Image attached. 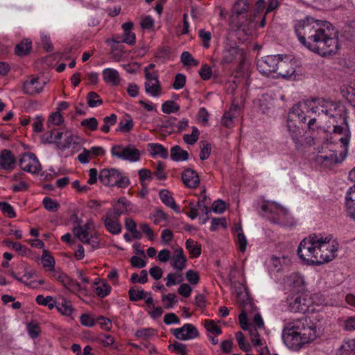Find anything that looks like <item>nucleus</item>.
I'll return each instance as SVG.
<instances>
[{
    "label": "nucleus",
    "instance_id": "obj_4",
    "mask_svg": "<svg viewBox=\"0 0 355 355\" xmlns=\"http://www.w3.org/2000/svg\"><path fill=\"white\" fill-rule=\"evenodd\" d=\"M261 210L263 216L274 224L282 226H292L295 224L294 219L288 210L275 202H268L261 206Z\"/></svg>",
    "mask_w": 355,
    "mask_h": 355
},
{
    "label": "nucleus",
    "instance_id": "obj_36",
    "mask_svg": "<svg viewBox=\"0 0 355 355\" xmlns=\"http://www.w3.org/2000/svg\"><path fill=\"white\" fill-rule=\"evenodd\" d=\"M239 54V49L235 47H231L224 51L223 60V63L230 64L233 62L237 55Z\"/></svg>",
    "mask_w": 355,
    "mask_h": 355
},
{
    "label": "nucleus",
    "instance_id": "obj_46",
    "mask_svg": "<svg viewBox=\"0 0 355 355\" xmlns=\"http://www.w3.org/2000/svg\"><path fill=\"white\" fill-rule=\"evenodd\" d=\"M128 295L130 301L137 302L145 299L147 293L144 290L136 291L133 288H130L128 291Z\"/></svg>",
    "mask_w": 355,
    "mask_h": 355
},
{
    "label": "nucleus",
    "instance_id": "obj_11",
    "mask_svg": "<svg viewBox=\"0 0 355 355\" xmlns=\"http://www.w3.org/2000/svg\"><path fill=\"white\" fill-rule=\"evenodd\" d=\"M92 224L87 223L84 226L78 225L73 229V234L84 244L89 245L92 249H96L99 245L98 237L89 234Z\"/></svg>",
    "mask_w": 355,
    "mask_h": 355
},
{
    "label": "nucleus",
    "instance_id": "obj_52",
    "mask_svg": "<svg viewBox=\"0 0 355 355\" xmlns=\"http://www.w3.org/2000/svg\"><path fill=\"white\" fill-rule=\"evenodd\" d=\"M42 203L45 209L50 211H56L59 207V204L49 197H45L43 199Z\"/></svg>",
    "mask_w": 355,
    "mask_h": 355
},
{
    "label": "nucleus",
    "instance_id": "obj_25",
    "mask_svg": "<svg viewBox=\"0 0 355 355\" xmlns=\"http://www.w3.org/2000/svg\"><path fill=\"white\" fill-rule=\"evenodd\" d=\"M161 201L167 207L172 209L176 213H180V207L175 203L171 193L166 189H162L159 193Z\"/></svg>",
    "mask_w": 355,
    "mask_h": 355
},
{
    "label": "nucleus",
    "instance_id": "obj_50",
    "mask_svg": "<svg viewBox=\"0 0 355 355\" xmlns=\"http://www.w3.org/2000/svg\"><path fill=\"white\" fill-rule=\"evenodd\" d=\"M183 281L182 275L178 273H169L166 277V285L167 287H170L173 285L180 284Z\"/></svg>",
    "mask_w": 355,
    "mask_h": 355
},
{
    "label": "nucleus",
    "instance_id": "obj_45",
    "mask_svg": "<svg viewBox=\"0 0 355 355\" xmlns=\"http://www.w3.org/2000/svg\"><path fill=\"white\" fill-rule=\"evenodd\" d=\"M249 0H238L234 6V11L237 15H241L248 11Z\"/></svg>",
    "mask_w": 355,
    "mask_h": 355
},
{
    "label": "nucleus",
    "instance_id": "obj_13",
    "mask_svg": "<svg viewBox=\"0 0 355 355\" xmlns=\"http://www.w3.org/2000/svg\"><path fill=\"white\" fill-rule=\"evenodd\" d=\"M279 59V55L263 57L257 60V69L260 73L266 76L272 72L276 73Z\"/></svg>",
    "mask_w": 355,
    "mask_h": 355
},
{
    "label": "nucleus",
    "instance_id": "obj_41",
    "mask_svg": "<svg viewBox=\"0 0 355 355\" xmlns=\"http://www.w3.org/2000/svg\"><path fill=\"white\" fill-rule=\"evenodd\" d=\"M162 301L164 304V307L166 309H170L174 306L178 302L176 295L174 293H168L167 295H162Z\"/></svg>",
    "mask_w": 355,
    "mask_h": 355
},
{
    "label": "nucleus",
    "instance_id": "obj_44",
    "mask_svg": "<svg viewBox=\"0 0 355 355\" xmlns=\"http://www.w3.org/2000/svg\"><path fill=\"white\" fill-rule=\"evenodd\" d=\"M162 110L166 114L175 113L179 111L180 105L173 101H167L162 104Z\"/></svg>",
    "mask_w": 355,
    "mask_h": 355
},
{
    "label": "nucleus",
    "instance_id": "obj_61",
    "mask_svg": "<svg viewBox=\"0 0 355 355\" xmlns=\"http://www.w3.org/2000/svg\"><path fill=\"white\" fill-rule=\"evenodd\" d=\"M185 277L187 280L193 285L198 284L200 280V277L198 272L193 270H189L186 272Z\"/></svg>",
    "mask_w": 355,
    "mask_h": 355
},
{
    "label": "nucleus",
    "instance_id": "obj_62",
    "mask_svg": "<svg viewBox=\"0 0 355 355\" xmlns=\"http://www.w3.org/2000/svg\"><path fill=\"white\" fill-rule=\"evenodd\" d=\"M80 322L85 327H92L94 326L96 321L87 313H83L80 317Z\"/></svg>",
    "mask_w": 355,
    "mask_h": 355
},
{
    "label": "nucleus",
    "instance_id": "obj_17",
    "mask_svg": "<svg viewBox=\"0 0 355 355\" xmlns=\"http://www.w3.org/2000/svg\"><path fill=\"white\" fill-rule=\"evenodd\" d=\"M106 230L112 234H119L121 232L122 227L119 223V217L113 215V211H107L106 216L102 218Z\"/></svg>",
    "mask_w": 355,
    "mask_h": 355
},
{
    "label": "nucleus",
    "instance_id": "obj_26",
    "mask_svg": "<svg viewBox=\"0 0 355 355\" xmlns=\"http://www.w3.org/2000/svg\"><path fill=\"white\" fill-rule=\"evenodd\" d=\"M286 285L290 287L293 291H300L303 287L304 280L301 275L297 273H293L286 279Z\"/></svg>",
    "mask_w": 355,
    "mask_h": 355
},
{
    "label": "nucleus",
    "instance_id": "obj_29",
    "mask_svg": "<svg viewBox=\"0 0 355 355\" xmlns=\"http://www.w3.org/2000/svg\"><path fill=\"white\" fill-rule=\"evenodd\" d=\"M170 157L172 160L175 162L186 161L189 159V153L176 145L171 148Z\"/></svg>",
    "mask_w": 355,
    "mask_h": 355
},
{
    "label": "nucleus",
    "instance_id": "obj_8",
    "mask_svg": "<svg viewBox=\"0 0 355 355\" xmlns=\"http://www.w3.org/2000/svg\"><path fill=\"white\" fill-rule=\"evenodd\" d=\"M98 178L105 186L125 188L130 184V180L127 177L123 176L118 169L113 168L101 170Z\"/></svg>",
    "mask_w": 355,
    "mask_h": 355
},
{
    "label": "nucleus",
    "instance_id": "obj_54",
    "mask_svg": "<svg viewBox=\"0 0 355 355\" xmlns=\"http://www.w3.org/2000/svg\"><path fill=\"white\" fill-rule=\"evenodd\" d=\"M205 327L207 331L213 334L219 335L222 333L220 327L216 325L213 320H205Z\"/></svg>",
    "mask_w": 355,
    "mask_h": 355
},
{
    "label": "nucleus",
    "instance_id": "obj_48",
    "mask_svg": "<svg viewBox=\"0 0 355 355\" xmlns=\"http://www.w3.org/2000/svg\"><path fill=\"white\" fill-rule=\"evenodd\" d=\"M95 284L96 285L95 287L96 293L100 297H104L110 293L111 287L108 284L104 282L102 284L95 282Z\"/></svg>",
    "mask_w": 355,
    "mask_h": 355
},
{
    "label": "nucleus",
    "instance_id": "obj_55",
    "mask_svg": "<svg viewBox=\"0 0 355 355\" xmlns=\"http://www.w3.org/2000/svg\"><path fill=\"white\" fill-rule=\"evenodd\" d=\"M3 243L8 248H11L17 252H20L23 254H26L28 250L26 246L22 245L19 243L12 242L8 240L3 241Z\"/></svg>",
    "mask_w": 355,
    "mask_h": 355
},
{
    "label": "nucleus",
    "instance_id": "obj_21",
    "mask_svg": "<svg viewBox=\"0 0 355 355\" xmlns=\"http://www.w3.org/2000/svg\"><path fill=\"white\" fill-rule=\"evenodd\" d=\"M187 261V259L183 253L182 248H179L175 249L171 261V265L173 268L182 272L186 266Z\"/></svg>",
    "mask_w": 355,
    "mask_h": 355
},
{
    "label": "nucleus",
    "instance_id": "obj_28",
    "mask_svg": "<svg viewBox=\"0 0 355 355\" xmlns=\"http://www.w3.org/2000/svg\"><path fill=\"white\" fill-rule=\"evenodd\" d=\"M55 303L56 305L55 306V307H56L58 311L61 314L64 315L66 316L71 315L73 311V308L70 301L67 300L64 297H61Z\"/></svg>",
    "mask_w": 355,
    "mask_h": 355
},
{
    "label": "nucleus",
    "instance_id": "obj_60",
    "mask_svg": "<svg viewBox=\"0 0 355 355\" xmlns=\"http://www.w3.org/2000/svg\"><path fill=\"white\" fill-rule=\"evenodd\" d=\"M15 297L8 295H3L1 296V301L3 303L6 305H7L10 302H12L11 304V307L14 309H19L21 307V303L19 302H15Z\"/></svg>",
    "mask_w": 355,
    "mask_h": 355
},
{
    "label": "nucleus",
    "instance_id": "obj_7",
    "mask_svg": "<svg viewBox=\"0 0 355 355\" xmlns=\"http://www.w3.org/2000/svg\"><path fill=\"white\" fill-rule=\"evenodd\" d=\"M291 322L305 344L313 341L317 338L316 326L309 318L302 317Z\"/></svg>",
    "mask_w": 355,
    "mask_h": 355
},
{
    "label": "nucleus",
    "instance_id": "obj_51",
    "mask_svg": "<svg viewBox=\"0 0 355 355\" xmlns=\"http://www.w3.org/2000/svg\"><path fill=\"white\" fill-rule=\"evenodd\" d=\"M236 338L241 349L244 352H249L251 349L250 344L245 340L244 334L241 331H239L236 334Z\"/></svg>",
    "mask_w": 355,
    "mask_h": 355
},
{
    "label": "nucleus",
    "instance_id": "obj_64",
    "mask_svg": "<svg viewBox=\"0 0 355 355\" xmlns=\"http://www.w3.org/2000/svg\"><path fill=\"white\" fill-rule=\"evenodd\" d=\"M96 321L99 323L101 327L105 331H110L112 327V321L103 316L98 317Z\"/></svg>",
    "mask_w": 355,
    "mask_h": 355
},
{
    "label": "nucleus",
    "instance_id": "obj_34",
    "mask_svg": "<svg viewBox=\"0 0 355 355\" xmlns=\"http://www.w3.org/2000/svg\"><path fill=\"white\" fill-rule=\"evenodd\" d=\"M32 48V42L28 39H24L15 48V53L19 56L27 55Z\"/></svg>",
    "mask_w": 355,
    "mask_h": 355
},
{
    "label": "nucleus",
    "instance_id": "obj_20",
    "mask_svg": "<svg viewBox=\"0 0 355 355\" xmlns=\"http://www.w3.org/2000/svg\"><path fill=\"white\" fill-rule=\"evenodd\" d=\"M45 84L44 80L40 81L39 78H32L24 83V91L31 95L39 94L42 91Z\"/></svg>",
    "mask_w": 355,
    "mask_h": 355
},
{
    "label": "nucleus",
    "instance_id": "obj_19",
    "mask_svg": "<svg viewBox=\"0 0 355 355\" xmlns=\"http://www.w3.org/2000/svg\"><path fill=\"white\" fill-rule=\"evenodd\" d=\"M295 71L293 64L291 60H283L280 57L276 73L284 78H289Z\"/></svg>",
    "mask_w": 355,
    "mask_h": 355
},
{
    "label": "nucleus",
    "instance_id": "obj_43",
    "mask_svg": "<svg viewBox=\"0 0 355 355\" xmlns=\"http://www.w3.org/2000/svg\"><path fill=\"white\" fill-rule=\"evenodd\" d=\"M133 121L132 119L128 116V118H125L120 121L119 123L118 128L116 131L122 132H128L133 128Z\"/></svg>",
    "mask_w": 355,
    "mask_h": 355
},
{
    "label": "nucleus",
    "instance_id": "obj_59",
    "mask_svg": "<svg viewBox=\"0 0 355 355\" xmlns=\"http://www.w3.org/2000/svg\"><path fill=\"white\" fill-rule=\"evenodd\" d=\"M186 83V76L182 73H178L175 77L173 87L175 89H180L183 88Z\"/></svg>",
    "mask_w": 355,
    "mask_h": 355
},
{
    "label": "nucleus",
    "instance_id": "obj_56",
    "mask_svg": "<svg viewBox=\"0 0 355 355\" xmlns=\"http://www.w3.org/2000/svg\"><path fill=\"white\" fill-rule=\"evenodd\" d=\"M1 213L10 218H12L16 216V213L13 207L6 202H1Z\"/></svg>",
    "mask_w": 355,
    "mask_h": 355
},
{
    "label": "nucleus",
    "instance_id": "obj_30",
    "mask_svg": "<svg viewBox=\"0 0 355 355\" xmlns=\"http://www.w3.org/2000/svg\"><path fill=\"white\" fill-rule=\"evenodd\" d=\"M145 91L151 96H159L161 94V86L159 80L154 81H146L145 83Z\"/></svg>",
    "mask_w": 355,
    "mask_h": 355
},
{
    "label": "nucleus",
    "instance_id": "obj_10",
    "mask_svg": "<svg viewBox=\"0 0 355 355\" xmlns=\"http://www.w3.org/2000/svg\"><path fill=\"white\" fill-rule=\"evenodd\" d=\"M111 154L114 157L131 162L139 161L141 156L140 151L133 145H115L111 149Z\"/></svg>",
    "mask_w": 355,
    "mask_h": 355
},
{
    "label": "nucleus",
    "instance_id": "obj_23",
    "mask_svg": "<svg viewBox=\"0 0 355 355\" xmlns=\"http://www.w3.org/2000/svg\"><path fill=\"white\" fill-rule=\"evenodd\" d=\"M346 211L347 216L355 219V184L350 187L346 194Z\"/></svg>",
    "mask_w": 355,
    "mask_h": 355
},
{
    "label": "nucleus",
    "instance_id": "obj_33",
    "mask_svg": "<svg viewBox=\"0 0 355 355\" xmlns=\"http://www.w3.org/2000/svg\"><path fill=\"white\" fill-rule=\"evenodd\" d=\"M186 248L189 252L191 257L197 258L201 254V245L191 239H189L185 243Z\"/></svg>",
    "mask_w": 355,
    "mask_h": 355
},
{
    "label": "nucleus",
    "instance_id": "obj_22",
    "mask_svg": "<svg viewBox=\"0 0 355 355\" xmlns=\"http://www.w3.org/2000/svg\"><path fill=\"white\" fill-rule=\"evenodd\" d=\"M184 184L189 188H196L200 184V178L198 173L191 168L185 169L182 174Z\"/></svg>",
    "mask_w": 355,
    "mask_h": 355
},
{
    "label": "nucleus",
    "instance_id": "obj_47",
    "mask_svg": "<svg viewBox=\"0 0 355 355\" xmlns=\"http://www.w3.org/2000/svg\"><path fill=\"white\" fill-rule=\"evenodd\" d=\"M181 62L185 66H197L199 64V62L193 58L190 53L188 51H184L181 54Z\"/></svg>",
    "mask_w": 355,
    "mask_h": 355
},
{
    "label": "nucleus",
    "instance_id": "obj_37",
    "mask_svg": "<svg viewBox=\"0 0 355 355\" xmlns=\"http://www.w3.org/2000/svg\"><path fill=\"white\" fill-rule=\"evenodd\" d=\"M87 103L89 107L94 108L101 105L103 101L96 92H89L87 95Z\"/></svg>",
    "mask_w": 355,
    "mask_h": 355
},
{
    "label": "nucleus",
    "instance_id": "obj_3",
    "mask_svg": "<svg viewBox=\"0 0 355 355\" xmlns=\"http://www.w3.org/2000/svg\"><path fill=\"white\" fill-rule=\"evenodd\" d=\"M345 126L334 125V133L338 136V140L341 143L343 150L338 155L336 151H331L329 155H318V161L322 163L337 164L342 162L346 157L348 153V147L351 139V132L346 122V118L344 119Z\"/></svg>",
    "mask_w": 355,
    "mask_h": 355
},
{
    "label": "nucleus",
    "instance_id": "obj_12",
    "mask_svg": "<svg viewBox=\"0 0 355 355\" xmlns=\"http://www.w3.org/2000/svg\"><path fill=\"white\" fill-rule=\"evenodd\" d=\"M309 105H306L307 110L310 107V110L313 113H318L320 114V113H324L327 115H329L331 117H334V115L332 114L333 110H336L337 106L333 103L332 101L323 99L318 98L313 101L309 103ZM306 112H309V110H305Z\"/></svg>",
    "mask_w": 355,
    "mask_h": 355
},
{
    "label": "nucleus",
    "instance_id": "obj_27",
    "mask_svg": "<svg viewBox=\"0 0 355 355\" xmlns=\"http://www.w3.org/2000/svg\"><path fill=\"white\" fill-rule=\"evenodd\" d=\"M103 78L107 83H111L113 85H119L120 83V76L119 72L114 69L106 68L102 73Z\"/></svg>",
    "mask_w": 355,
    "mask_h": 355
},
{
    "label": "nucleus",
    "instance_id": "obj_24",
    "mask_svg": "<svg viewBox=\"0 0 355 355\" xmlns=\"http://www.w3.org/2000/svg\"><path fill=\"white\" fill-rule=\"evenodd\" d=\"M64 137V142L56 141L57 148L62 150L69 148L72 144L76 145L79 144L81 140L80 137L73 135L69 131L65 132Z\"/></svg>",
    "mask_w": 355,
    "mask_h": 355
},
{
    "label": "nucleus",
    "instance_id": "obj_9",
    "mask_svg": "<svg viewBox=\"0 0 355 355\" xmlns=\"http://www.w3.org/2000/svg\"><path fill=\"white\" fill-rule=\"evenodd\" d=\"M282 337L285 345L295 351L300 349L305 344L297 331L293 329L291 322L287 323L284 327Z\"/></svg>",
    "mask_w": 355,
    "mask_h": 355
},
{
    "label": "nucleus",
    "instance_id": "obj_58",
    "mask_svg": "<svg viewBox=\"0 0 355 355\" xmlns=\"http://www.w3.org/2000/svg\"><path fill=\"white\" fill-rule=\"evenodd\" d=\"M342 93L346 99L355 107V89L347 87L346 89H342Z\"/></svg>",
    "mask_w": 355,
    "mask_h": 355
},
{
    "label": "nucleus",
    "instance_id": "obj_53",
    "mask_svg": "<svg viewBox=\"0 0 355 355\" xmlns=\"http://www.w3.org/2000/svg\"><path fill=\"white\" fill-rule=\"evenodd\" d=\"M198 35L202 41V45L205 48H209L210 46V40L211 39V33L209 31H206L205 29L198 31Z\"/></svg>",
    "mask_w": 355,
    "mask_h": 355
},
{
    "label": "nucleus",
    "instance_id": "obj_49",
    "mask_svg": "<svg viewBox=\"0 0 355 355\" xmlns=\"http://www.w3.org/2000/svg\"><path fill=\"white\" fill-rule=\"evenodd\" d=\"M98 121L95 117H90L83 119L80 122V125L91 131H94L98 128Z\"/></svg>",
    "mask_w": 355,
    "mask_h": 355
},
{
    "label": "nucleus",
    "instance_id": "obj_16",
    "mask_svg": "<svg viewBox=\"0 0 355 355\" xmlns=\"http://www.w3.org/2000/svg\"><path fill=\"white\" fill-rule=\"evenodd\" d=\"M174 336L182 340H187L196 338L199 336V333L196 327L191 324H185L180 328L173 330Z\"/></svg>",
    "mask_w": 355,
    "mask_h": 355
},
{
    "label": "nucleus",
    "instance_id": "obj_38",
    "mask_svg": "<svg viewBox=\"0 0 355 355\" xmlns=\"http://www.w3.org/2000/svg\"><path fill=\"white\" fill-rule=\"evenodd\" d=\"M42 263L43 267L46 268L47 270L52 271L54 270L55 259L51 255L49 254V252L47 250H43V254L42 256Z\"/></svg>",
    "mask_w": 355,
    "mask_h": 355
},
{
    "label": "nucleus",
    "instance_id": "obj_57",
    "mask_svg": "<svg viewBox=\"0 0 355 355\" xmlns=\"http://www.w3.org/2000/svg\"><path fill=\"white\" fill-rule=\"evenodd\" d=\"M199 75L200 78L204 80L210 79L212 75L211 68L207 64H203L199 70Z\"/></svg>",
    "mask_w": 355,
    "mask_h": 355
},
{
    "label": "nucleus",
    "instance_id": "obj_5",
    "mask_svg": "<svg viewBox=\"0 0 355 355\" xmlns=\"http://www.w3.org/2000/svg\"><path fill=\"white\" fill-rule=\"evenodd\" d=\"M318 242H319V235L315 234L300 242L297 252L300 259L304 263L317 266L315 259L318 254Z\"/></svg>",
    "mask_w": 355,
    "mask_h": 355
},
{
    "label": "nucleus",
    "instance_id": "obj_35",
    "mask_svg": "<svg viewBox=\"0 0 355 355\" xmlns=\"http://www.w3.org/2000/svg\"><path fill=\"white\" fill-rule=\"evenodd\" d=\"M148 148L153 155H159L160 157L166 159L168 156L167 148L162 144L151 143L148 144Z\"/></svg>",
    "mask_w": 355,
    "mask_h": 355
},
{
    "label": "nucleus",
    "instance_id": "obj_32",
    "mask_svg": "<svg viewBox=\"0 0 355 355\" xmlns=\"http://www.w3.org/2000/svg\"><path fill=\"white\" fill-rule=\"evenodd\" d=\"M130 203L126 200L125 198L121 197L119 198L117 203L114 206L113 215L119 217L121 214L128 211Z\"/></svg>",
    "mask_w": 355,
    "mask_h": 355
},
{
    "label": "nucleus",
    "instance_id": "obj_6",
    "mask_svg": "<svg viewBox=\"0 0 355 355\" xmlns=\"http://www.w3.org/2000/svg\"><path fill=\"white\" fill-rule=\"evenodd\" d=\"M337 250L338 243L336 241L319 235V242H318V254L316 256L317 259H315L317 266L329 262L334 259Z\"/></svg>",
    "mask_w": 355,
    "mask_h": 355
},
{
    "label": "nucleus",
    "instance_id": "obj_31",
    "mask_svg": "<svg viewBox=\"0 0 355 355\" xmlns=\"http://www.w3.org/2000/svg\"><path fill=\"white\" fill-rule=\"evenodd\" d=\"M337 355H355V338L345 341Z\"/></svg>",
    "mask_w": 355,
    "mask_h": 355
},
{
    "label": "nucleus",
    "instance_id": "obj_15",
    "mask_svg": "<svg viewBox=\"0 0 355 355\" xmlns=\"http://www.w3.org/2000/svg\"><path fill=\"white\" fill-rule=\"evenodd\" d=\"M21 168L31 173H37L41 170V164L35 154L24 153L19 159Z\"/></svg>",
    "mask_w": 355,
    "mask_h": 355
},
{
    "label": "nucleus",
    "instance_id": "obj_39",
    "mask_svg": "<svg viewBox=\"0 0 355 355\" xmlns=\"http://www.w3.org/2000/svg\"><path fill=\"white\" fill-rule=\"evenodd\" d=\"M116 115L112 114L103 118V125L101 127V130L104 133L110 132V127L116 123Z\"/></svg>",
    "mask_w": 355,
    "mask_h": 355
},
{
    "label": "nucleus",
    "instance_id": "obj_63",
    "mask_svg": "<svg viewBox=\"0 0 355 355\" xmlns=\"http://www.w3.org/2000/svg\"><path fill=\"white\" fill-rule=\"evenodd\" d=\"M236 241L240 251L244 252L246 250L247 239L243 232L238 233Z\"/></svg>",
    "mask_w": 355,
    "mask_h": 355
},
{
    "label": "nucleus",
    "instance_id": "obj_18",
    "mask_svg": "<svg viewBox=\"0 0 355 355\" xmlns=\"http://www.w3.org/2000/svg\"><path fill=\"white\" fill-rule=\"evenodd\" d=\"M17 166L16 156L10 150L4 149L1 150V171L10 172Z\"/></svg>",
    "mask_w": 355,
    "mask_h": 355
},
{
    "label": "nucleus",
    "instance_id": "obj_42",
    "mask_svg": "<svg viewBox=\"0 0 355 355\" xmlns=\"http://www.w3.org/2000/svg\"><path fill=\"white\" fill-rule=\"evenodd\" d=\"M199 135H200V132H199L198 129L196 126H193L192 128L191 134L184 135L183 140L186 144H189V145H193L198 141V139L199 138Z\"/></svg>",
    "mask_w": 355,
    "mask_h": 355
},
{
    "label": "nucleus",
    "instance_id": "obj_40",
    "mask_svg": "<svg viewBox=\"0 0 355 355\" xmlns=\"http://www.w3.org/2000/svg\"><path fill=\"white\" fill-rule=\"evenodd\" d=\"M35 300L38 304L46 306L51 310L56 305V301H55L51 296H46L44 297L43 295H39L36 297Z\"/></svg>",
    "mask_w": 355,
    "mask_h": 355
},
{
    "label": "nucleus",
    "instance_id": "obj_1",
    "mask_svg": "<svg viewBox=\"0 0 355 355\" xmlns=\"http://www.w3.org/2000/svg\"><path fill=\"white\" fill-rule=\"evenodd\" d=\"M302 44L322 56L336 54L339 49L338 31L328 21L307 17L295 25Z\"/></svg>",
    "mask_w": 355,
    "mask_h": 355
},
{
    "label": "nucleus",
    "instance_id": "obj_2",
    "mask_svg": "<svg viewBox=\"0 0 355 355\" xmlns=\"http://www.w3.org/2000/svg\"><path fill=\"white\" fill-rule=\"evenodd\" d=\"M305 110H307L306 104L300 103L295 104L288 114V134L297 149L302 146L304 136V130L301 125L305 123L306 119Z\"/></svg>",
    "mask_w": 355,
    "mask_h": 355
},
{
    "label": "nucleus",
    "instance_id": "obj_14",
    "mask_svg": "<svg viewBox=\"0 0 355 355\" xmlns=\"http://www.w3.org/2000/svg\"><path fill=\"white\" fill-rule=\"evenodd\" d=\"M288 309L293 313H305L309 310L311 300L306 295L290 296L287 298Z\"/></svg>",
    "mask_w": 355,
    "mask_h": 355
}]
</instances>
